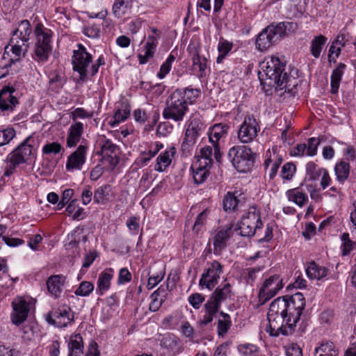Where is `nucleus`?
<instances>
[{"mask_svg": "<svg viewBox=\"0 0 356 356\" xmlns=\"http://www.w3.org/2000/svg\"><path fill=\"white\" fill-rule=\"evenodd\" d=\"M305 308V299L301 293L277 298L270 305L266 331L273 337L292 334Z\"/></svg>", "mask_w": 356, "mask_h": 356, "instance_id": "f257e3e1", "label": "nucleus"}, {"mask_svg": "<svg viewBox=\"0 0 356 356\" xmlns=\"http://www.w3.org/2000/svg\"><path fill=\"white\" fill-rule=\"evenodd\" d=\"M35 145L34 139L29 136L7 156L5 176H10L17 167L35 156Z\"/></svg>", "mask_w": 356, "mask_h": 356, "instance_id": "f03ea898", "label": "nucleus"}, {"mask_svg": "<svg viewBox=\"0 0 356 356\" xmlns=\"http://www.w3.org/2000/svg\"><path fill=\"white\" fill-rule=\"evenodd\" d=\"M32 33L31 25L29 20H22L13 31L10 40L11 51L14 59L19 60L24 57L29 47L30 35ZM13 60V58H12Z\"/></svg>", "mask_w": 356, "mask_h": 356, "instance_id": "7ed1b4c3", "label": "nucleus"}, {"mask_svg": "<svg viewBox=\"0 0 356 356\" xmlns=\"http://www.w3.org/2000/svg\"><path fill=\"white\" fill-rule=\"evenodd\" d=\"M231 296V285L228 283L216 289L209 300L204 304L205 314L200 320V325H206L211 323L218 312L222 301Z\"/></svg>", "mask_w": 356, "mask_h": 356, "instance_id": "20e7f679", "label": "nucleus"}, {"mask_svg": "<svg viewBox=\"0 0 356 356\" xmlns=\"http://www.w3.org/2000/svg\"><path fill=\"white\" fill-rule=\"evenodd\" d=\"M34 34L36 40L33 58L39 63H45L49 59L52 49L51 44L52 32L44 28L41 23H38L35 28Z\"/></svg>", "mask_w": 356, "mask_h": 356, "instance_id": "39448f33", "label": "nucleus"}, {"mask_svg": "<svg viewBox=\"0 0 356 356\" xmlns=\"http://www.w3.org/2000/svg\"><path fill=\"white\" fill-rule=\"evenodd\" d=\"M227 156L238 172H247L253 167L256 154L245 145H235L229 149Z\"/></svg>", "mask_w": 356, "mask_h": 356, "instance_id": "423d86ee", "label": "nucleus"}, {"mask_svg": "<svg viewBox=\"0 0 356 356\" xmlns=\"http://www.w3.org/2000/svg\"><path fill=\"white\" fill-rule=\"evenodd\" d=\"M262 226L260 211L256 207L252 206L242 216L234 230L239 232L238 234L242 236L250 237L254 236L257 230L260 229Z\"/></svg>", "mask_w": 356, "mask_h": 356, "instance_id": "0eeeda50", "label": "nucleus"}, {"mask_svg": "<svg viewBox=\"0 0 356 356\" xmlns=\"http://www.w3.org/2000/svg\"><path fill=\"white\" fill-rule=\"evenodd\" d=\"M188 111V106L181 93L175 92L171 94L166 102V106L163 111V117L165 120H172L175 122H181Z\"/></svg>", "mask_w": 356, "mask_h": 356, "instance_id": "6e6552de", "label": "nucleus"}, {"mask_svg": "<svg viewBox=\"0 0 356 356\" xmlns=\"http://www.w3.org/2000/svg\"><path fill=\"white\" fill-rule=\"evenodd\" d=\"M285 65L279 58L270 56L266 58L261 67L266 76V83L270 87L283 85L281 79L283 77Z\"/></svg>", "mask_w": 356, "mask_h": 356, "instance_id": "1a4fd4ad", "label": "nucleus"}, {"mask_svg": "<svg viewBox=\"0 0 356 356\" xmlns=\"http://www.w3.org/2000/svg\"><path fill=\"white\" fill-rule=\"evenodd\" d=\"M285 33L286 28L284 24H271L259 33L256 40V47L260 51L266 50L280 40Z\"/></svg>", "mask_w": 356, "mask_h": 356, "instance_id": "9d476101", "label": "nucleus"}, {"mask_svg": "<svg viewBox=\"0 0 356 356\" xmlns=\"http://www.w3.org/2000/svg\"><path fill=\"white\" fill-rule=\"evenodd\" d=\"M77 46L78 49L74 50L72 58V68L74 72L79 73V81H83L90 74L88 67L92 63V56L83 44H79Z\"/></svg>", "mask_w": 356, "mask_h": 356, "instance_id": "9b49d317", "label": "nucleus"}, {"mask_svg": "<svg viewBox=\"0 0 356 356\" xmlns=\"http://www.w3.org/2000/svg\"><path fill=\"white\" fill-rule=\"evenodd\" d=\"M187 50L191 56L193 70L198 73L197 76L200 78L205 77L210 70L209 60L204 56L200 54L199 44L191 42Z\"/></svg>", "mask_w": 356, "mask_h": 356, "instance_id": "f8f14e48", "label": "nucleus"}, {"mask_svg": "<svg viewBox=\"0 0 356 356\" xmlns=\"http://www.w3.org/2000/svg\"><path fill=\"white\" fill-rule=\"evenodd\" d=\"M282 282L279 275H273L267 278L259 289V300L264 303L273 298L284 287Z\"/></svg>", "mask_w": 356, "mask_h": 356, "instance_id": "ddd939ff", "label": "nucleus"}, {"mask_svg": "<svg viewBox=\"0 0 356 356\" xmlns=\"http://www.w3.org/2000/svg\"><path fill=\"white\" fill-rule=\"evenodd\" d=\"M259 131L257 120L252 115H247L240 126L237 136L242 143H250L257 136Z\"/></svg>", "mask_w": 356, "mask_h": 356, "instance_id": "4468645a", "label": "nucleus"}, {"mask_svg": "<svg viewBox=\"0 0 356 356\" xmlns=\"http://www.w3.org/2000/svg\"><path fill=\"white\" fill-rule=\"evenodd\" d=\"M74 318L71 308L67 305H60L48 313L47 320L58 327H66Z\"/></svg>", "mask_w": 356, "mask_h": 356, "instance_id": "2eb2a0df", "label": "nucleus"}, {"mask_svg": "<svg viewBox=\"0 0 356 356\" xmlns=\"http://www.w3.org/2000/svg\"><path fill=\"white\" fill-rule=\"evenodd\" d=\"M202 127V123L197 118L187 122L185 135L181 144V148L184 151L189 150L195 145L197 139L200 136Z\"/></svg>", "mask_w": 356, "mask_h": 356, "instance_id": "dca6fc26", "label": "nucleus"}, {"mask_svg": "<svg viewBox=\"0 0 356 356\" xmlns=\"http://www.w3.org/2000/svg\"><path fill=\"white\" fill-rule=\"evenodd\" d=\"M83 349V339L80 334H75L70 337L68 343V356H82ZM85 356H99V352L96 343H91Z\"/></svg>", "mask_w": 356, "mask_h": 356, "instance_id": "f3484780", "label": "nucleus"}, {"mask_svg": "<svg viewBox=\"0 0 356 356\" xmlns=\"http://www.w3.org/2000/svg\"><path fill=\"white\" fill-rule=\"evenodd\" d=\"M234 225L227 224L218 229L212 237L213 244V252L215 254H220L227 247L229 239L233 235Z\"/></svg>", "mask_w": 356, "mask_h": 356, "instance_id": "a211bd4d", "label": "nucleus"}, {"mask_svg": "<svg viewBox=\"0 0 356 356\" xmlns=\"http://www.w3.org/2000/svg\"><path fill=\"white\" fill-rule=\"evenodd\" d=\"M229 126L225 124H216L209 129V139L214 148L215 159L217 161H220L221 159L220 149L219 147V141L221 138H225L228 132Z\"/></svg>", "mask_w": 356, "mask_h": 356, "instance_id": "6ab92c4d", "label": "nucleus"}, {"mask_svg": "<svg viewBox=\"0 0 356 356\" xmlns=\"http://www.w3.org/2000/svg\"><path fill=\"white\" fill-rule=\"evenodd\" d=\"M13 312L10 314L11 321L16 325L24 323L28 316L30 308L29 302L22 297H17L12 302Z\"/></svg>", "mask_w": 356, "mask_h": 356, "instance_id": "aec40b11", "label": "nucleus"}, {"mask_svg": "<svg viewBox=\"0 0 356 356\" xmlns=\"http://www.w3.org/2000/svg\"><path fill=\"white\" fill-rule=\"evenodd\" d=\"M222 272L221 264L217 261H213L211 263L207 271L202 275L200 285L211 289L218 283Z\"/></svg>", "mask_w": 356, "mask_h": 356, "instance_id": "412c9836", "label": "nucleus"}, {"mask_svg": "<svg viewBox=\"0 0 356 356\" xmlns=\"http://www.w3.org/2000/svg\"><path fill=\"white\" fill-rule=\"evenodd\" d=\"M88 147L86 145H80L68 157L66 162V170L69 172L81 170L86 161V154Z\"/></svg>", "mask_w": 356, "mask_h": 356, "instance_id": "4be33fe9", "label": "nucleus"}, {"mask_svg": "<svg viewBox=\"0 0 356 356\" xmlns=\"http://www.w3.org/2000/svg\"><path fill=\"white\" fill-rule=\"evenodd\" d=\"M16 92L13 86H6L0 90V110L10 113L19 104L17 98L14 95Z\"/></svg>", "mask_w": 356, "mask_h": 356, "instance_id": "5701e85b", "label": "nucleus"}, {"mask_svg": "<svg viewBox=\"0 0 356 356\" xmlns=\"http://www.w3.org/2000/svg\"><path fill=\"white\" fill-rule=\"evenodd\" d=\"M282 162V158L277 154L275 149L273 148L272 152L270 150L266 152L264 166L265 173L268 175L270 180H273L277 175Z\"/></svg>", "mask_w": 356, "mask_h": 356, "instance_id": "b1692460", "label": "nucleus"}, {"mask_svg": "<svg viewBox=\"0 0 356 356\" xmlns=\"http://www.w3.org/2000/svg\"><path fill=\"white\" fill-rule=\"evenodd\" d=\"M66 283V277L63 275H54L47 280V286L49 293L55 298L60 296L63 287Z\"/></svg>", "mask_w": 356, "mask_h": 356, "instance_id": "393cba45", "label": "nucleus"}, {"mask_svg": "<svg viewBox=\"0 0 356 356\" xmlns=\"http://www.w3.org/2000/svg\"><path fill=\"white\" fill-rule=\"evenodd\" d=\"M158 45V38L154 35H149L142 52L138 55L139 63L144 65L149 60L153 58Z\"/></svg>", "mask_w": 356, "mask_h": 356, "instance_id": "a878e982", "label": "nucleus"}, {"mask_svg": "<svg viewBox=\"0 0 356 356\" xmlns=\"http://www.w3.org/2000/svg\"><path fill=\"white\" fill-rule=\"evenodd\" d=\"M113 197L114 193L109 184L100 186L94 191L93 200L97 204L105 205Z\"/></svg>", "mask_w": 356, "mask_h": 356, "instance_id": "bb28decb", "label": "nucleus"}, {"mask_svg": "<svg viewBox=\"0 0 356 356\" xmlns=\"http://www.w3.org/2000/svg\"><path fill=\"white\" fill-rule=\"evenodd\" d=\"M83 133V124L80 122H76L72 124L68 130L66 140L67 147H75L81 140V137Z\"/></svg>", "mask_w": 356, "mask_h": 356, "instance_id": "cd10ccee", "label": "nucleus"}, {"mask_svg": "<svg viewBox=\"0 0 356 356\" xmlns=\"http://www.w3.org/2000/svg\"><path fill=\"white\" fill-rule=\"evenodd\" d=\"M175 152L176 149L174 147L166 149L157 157L154 170L160 172H163L170 165Z\"/></svg>", "mask_w": 356, "mask_h": 356, "instance_id": "c85d7f7f", "label": "nucleus"}, {"mask_svg": "<svg viewBox=\"0 0 356 356\" xmlns=\"http://www.w3.org/2000/svg\"><path fill=\"white\" fill-rule=\"evenodd\" d=\"M113 274L114 270L112 268H108L99 275L97 287V293L99 295L102 296L109 289Z\"/></svg>", "mask_w": 356, "mask_h": 356, "instance_id": "c756f323", "label": "nucleus"}, {"mask_svg": "<svg viewBox=\"0 0 356 356\" xmlns=\"http://www.w3.org/2000/svg\"><path fill=\"white\" fill-rule=\"evenodd\" d=\"M213 156H215L213 146L206 145L200 149L195 163L201 166L211 168L213 163Z\"/></svg>", "mask_w": 356, "mask_h": 356, "instance_id": "7c9ffc66", "label": "nucleus"}, {"mask_svg": "<svg viewBox=\"0 0 356 356\" xmlns=\"http://www.w3.org/2000/svg\"><path fill=\"white\" fill-rule=\"evenodd\" d=\"M286 194L289 201L294 202L300 207H302L309 200L307 194L302 192L299 188L288 190Z\"/></svg>", "mask_w": 356, "mask_h": 356, "instance_id": "2f4dec72", "label": "nucleus"}, {"mask_svg": "<svg viewBox=\"0 0 356 356\" xmlns=\"http://www.w3.org/2000/svg\"><path fill=\"white\" fill-rule=\"evenodd\" d=\"M281 81H283V85L275 86V87L278 88L280 90H284V92L290 93L293 96L297 93L296 87L298 82L297 79L289 76L287 73H284Z\"/></svg>", "mask_w": 356, "mask_h": 356, "instance_id": "473e14b6", "label": "nucleus"}, {"mask_svg": "<svg viewBox=\"0 0 356 356\" xmlns=\"http://www.w3.org/2000/svg\"><path fill=\"white\" fill-rule=\"evenodd\" d=\"M306 273L309 278L320 280L327 275V269L318 265L315 262H311L306 268Z\"/></svg>", "mask_w": 356, "mask_h": 356, "instance_id": "72a5a7b5", "label": "nucleus"}, {"mask_svg": "<svg viewBox=\"0 0 356 356\" xmlns=\"http://www.w3.org/2000/svg\"><path fill=\"white\" fill-rule=\"evenodd\" d=\"M346 67V66L345 64L340 63L332 71L331 74V92L334 94L338 91Z\"/></svg>", "mask_w": 356, "mask_h": 356, "instance_id": "f704fd0d", "label": "nucleus"}, {"mask_svg": "<svg viewBox=\"0 0 356 356\" xmlns=\"http://www.w3.org/2000/svg\"><path fill=\"white\" fill-rule=\"evenodd\" d=\"M209 167L200 165L199 163H195L191 166L193 170V178L196 184L203 183L209 175Z\"/></svg>", "mask_w": 356, "mask_h": 356, "instance_id": "c9c22d12", "label": "nucleus"}, {"mask_svg": "<svg viewBox=\"0 0 356 356\" xmlns=\"http://www.w3.org/2000/svg\"><path fill=\"white\" fill-rule=\"evenodd\" d=\"M316 356H337L338 351L332 341H325L315 348Z\"/></svg>", "mask_w": 356, "mask_h": 356, "instance_id": "e433bc0d", "label": "nucleus"}, {"mask_svg": "<svg viewBox=\"0 0 356 356\" xmlns=\"http://www.w3.org/2000/svg\"><path fill=\"white\" fill-rule=\"evenodd\" d=\"M326 42L327 38L322 35L315 36L312 40L310 51L314 58H317L320 56L322 49Z\"/></svg>", "mask_w": 356, "mask_h": 356, "instance_id": "4c0bfd02", "label": "nucleus"}, {"mask_svg": "<svg viewBox=\"0 0 356 356\" xmlns=\"http://www.w3.org/2000/svg\"><path fill=\"white\" fill-rule=\"evenodd\" d=\"M334 171L337 181L343 184L348 177L350 165L345 161H340L335 165Z\"/></svg>", "mask_w": 356, "mask_h": 356, "instance_id": "58836bf2", "label": "nucleus"}, {"mask_svg": "<svg viewBox=\"0 0 356 356\" xmlns=\"http://www.w3.org/2000/svg\"><path fill=\"white\" fill-rule=\"evenodd\" d=\"M233 47V43L227 40L220 39L218 45V50L219 55L217 57L216 62L220 63L232 50Z\"/></svg>", "mask_w": 356, "mask_h": 356, "instance_id": "ea45409f", "label": "nucleus"}, {"mask_svg": "<svg viewBox=\"0 0 356 356\" xmlns=\"http://www.w3.org/2000/svg\"><path fill=\"white\" fill-rule=\"evenodd\" d=\"M165 292V289L161 286L151 295L152 302H150L149 307V309L151 312H156L161 307L163 302H164V299L162 298L159 299L158 297L163 295V293Z\"/></svg>", "mask_w": 356, "mask_h": 356, "instance_id": "a19ab883", "label": "nucleus"}, {"mask_svg": "<svg viewBox=\"0 0 356 356\" xmlns=\"http://www.w3.org/2000/svg\"><path fill=\"white\" fill-rule=\"evenodd\" d=\"M175 92L181 93L184 99L186 100V103L188 106L193 104V102L200 95V90L197 89L186 88L185 89H177L175 90Z\"/></svg>", "mask_w": 356, "mask_h": 356, "instance_id": "79ce46f5", "label": "nucleus"}, {"mask_svg": "<svg viewBox=\"0 0 356 356\" xmlns=\"http://www.w3.org/2000/svg\"><path fill=\"white\" fill-rule=\"evenodd\" d=\"M221 318L218 322V333L219 335H224L228 331L231 325L230 316L227 314L221 312L220 313Z\"/></svg>", "mask_w": 356, "mask_h": 356, "instance_id": "37998d69", "label": "nucleus"}, {"mask_svg": "<svg viewBox=\"0 0 356 356\" xmlns=\"http://www.w3.org/2000/svg\"><path fill=\"white\" fill-rule=\"evenodd\" d=\"M15 136L16 131L11 127L0 129V147L9 144Z\"/></svg>", "mask_w": 356, "mask_h": 356, "instance_id": "c03bdc74", "label": "nucleus"}, {"mask_svg": "<svg viewBox=\"0 0 356 356\" xmlns=\"http://www.w3.org/2000/svg\"><path fill=\"white\" fill-rule=\"evenodd\" d=\"M130 110L127 107L119 108L113 115V120L110 121L111 127H115L120 122L124 121L129 115Z\"/></svg>", "mask_w": 356, "mask_h": 356, "instance_id": "a18cd8bd", "label": "nucleus"}, {"mask_svg": "<svg viewBox=\"0 0 356 356\" xmlns=\"http://www.w3.org/2000/svg\"><path fill=\"white\" fill-rule=\"evenodd\" d=\"M94 284L88 281H83L79 287L75 290L74 294L78 296H88L94 290Z\"/></svg>", "mask_w": 356, "mask_h": 356, "instance_id": "49530a36", "label": "nucleus"}, {"mask_svg": "<svg viewBox=\"0 0 356 356\" xmlns=\"http://www.w3.org/2000/svg\"><path fill=\"white\" fill-rule=\"evenodd\" d=\"M239 200L237 197L231 193H228L224 197L223 200V207L225 211H234L238 204Z\"/></svg>", "mask_w": 356, "mask_h": 356, "instance_id": "de8ad7c7", "label": "nucleus"}, {"mask_svg": "<svg viewBox=\"0 0 356 356\" xmlns=\"http://www.w3.org/2000/svg\"><path fill=\"white\" fill-rule=\"evenodd\" d=\"M175 57L172 54H170L167 58L166 60L161 65L159 72L157 73V76L162 79H163L166 74H168L171 68L172 64L175 61Z\"/></svg>", "mask_w": 356, "mask_h": 356, "instance_id": "09e8293b", "label": "nucleus"}, {"mask_svg": "<svg viewBox=\"0 0 356 356\" xmlns=\"http://www.w3.org/2000/svg\"><path fill=\"white\" fill-rule=\"evenodd\" d=\"M296 170V165L292 163H285L281 170L280 177L284 180H291Z\"/></svg>", "mask_w": 356, "mask_h": 356, "instance_id": "8fccbe9b", "label": "nucleus"}, {"mask_svg": "<svg viewBox=\"0 0 356 356\" xmlns=\"http://www.w3.org/2000/svg\"><path fill=\"white\" fill-rule=\"evenodd\" d=\"M321 170H325V168H318L314 162H309L306 165L307 175L312 180H317L320 178Z\"/></svg>", "mask_w": 356, "mask_h": 356, "instance_id": "3c124183", "label": "nucleus"}, {"mask_svg": "<svg viewBox=\"0 0 356 356\" xmlns=\"http://www.w3.org/2000/svg\"><path fill=\"white\" fill-rule=\"evenodd\" d=\"M341 249L343 255H347L356 248V243L350 240L349 234L348 233H343L341 236Z\"/></svg>", "mask_w": 356, "mask_h": 356, "instance_id": "603ef678", "label": "nucleus"}, {"mask_svg": "<svg viewBox=\"0 0 356 356\" xmlns=\"http://www.w3.org/2000/svg\"><path fill=\"white\" fill-rule=\"evenodd\" d=\"M321 143V140L315 137H312L308 139L307 145L306 156H314L317 154L318 147Z\"/></svg>", "mask_w": 356, "mask_h": 356, "instance_id": "864d4df0", "label": "nucleus"}, {"mask_svg": "<svg viewBox=\"0 0 356 356\" xmlns=\"http://www.w3.org/2000/svg\"><path fill=\"white\" fill-rule=\"evenodd\" d=\"M62 149V146L57 142L48 143L42 147V153L46 155L58 154Z\"/></svg>", "mask_w": 356, "mask_h": 356, "instance_id": "5fc2aeb1", "label": "nucleus"}, {"mask_svg": "<svg viewBox=\"0 0 356 356\" xmlns=\"http://www.w3.org/2000/svg\"><path fill=\"white\" fill-rule=\"evenodd\" d=\"M209 211L205 209L202 211L196 218L195 224L193 225V231L198 233L201 231L202 227L205 224Z\"/></svg>", "mask_w": 356, "mask_h": 356, "instance_id": "6e6d98bb", "label": "nucleus"}, {"mask_svg": "<svg viewBox=\"0 0 356 356\" xmlns=\"http://www.w3.org/2000/svg\"><path fill=\"white\" fill-rule=\"evenodd\" d=\"M131 2V0H115L112 8L115 16L120 17L121 15L120 10L127 8Z\"/></svg>", "mask_w": 356, "mask_h": 356, "instance_id": "4d7b16f0", "label": "nucleus"}, {"mask_svg": "<svg viewBox=\"0 0 356 356\" xmlns=\"http://www.w3.org/2000/svg\"><path fill=\"white\" fill-rule=\"evenodd\" d=\"M163 147V145L162 143H161L159 142H156L154 144V146L153 147H152L147 152H143V154L144 156L143 158V163H146L152 158L155 156L156 154L159 152V150L161 149Z\"/></svg>", "mask_w": 356, "mask_h": 356, "instance_id": "13d9d810", "label": "nucleus"}, {"mask_svg": "<svg viewBox=\"0 0 356 356\" xmlns=\"http://www.w3.org/2000/svg\"><path fill=\"white\" fill-rule=\"evenodd\" d=\"M49 83L50 87H51L52 89L58 90L63 87L64 84V80L60 74L54 73L52 74L49 77Z\"/></svg>", "mask_w": 356, "mask_h": 356, "instance_id": "bf43d9fd", "label": "nucleus"}, {"mask_svg": "<svg viewBox=\"0 0 356 356\" xmlns=\"http://www.w3.org/2000/svg\"><path fill=\"white\" fill-rule=\"evenodd\" d=\"M238 351L244 356H251L257 351V347L250 343L243 344L238 346Z\"/></svg>", "mask_w": 356, "mask_h": 356, "instance_id": "052dcab7", "label": "nucleus"}, {"mask_svg": "<svg viewBox=\"0 0 356 356\" xmlns=\"http://www.w3.org/2000/svg\"><path fill=\"white\" fill-rule=\"evenodd\" d=\"M164 276V272H160L156 275L149 276L147 284V288L149 290L152 289L155 286H156L160 282H161L163 280Z\"/></svg>", "mask_w": 356, "mask_h": 356, "instance_id": "680f3d73", "label": "nucleus"}, {"mask_svg": "<svg viewBox=\"0 0 356 356\" xmlns=\"http://www.w3.org/2000/svg\"><path fill=\"white\" fill-rule=\"evenodd\" d=\"M204 300V296L200 293H193L188 297L189 303L195 309H199Z\"/></svg>", "mask_w": 356, "mask_h": 356, "instance_id": "e2e57ef3", "label": "nucleus"}, {"mask_svg": "<svg viewBox=\"0 0 356 356\" xmlns=\"http://www.w3.org/2000/svg\"><path fill=\"white\" fill-rule=\"evenodd\" d=\"M117 146L109 140H105L102 145V152L105 156H110L115 152Z\"/></svg>", "mask_w": 356, "mask_h": 356, "instance_id": "0e129e2a", "label": "nucleus"}, {"mask_svg": "<svg viewBox=\"0 0 356 356\" xmlns=\"http://www.w3.org/2000/svg\"><path fill=\"white\" fill-rule=\"evenodd\" d=\"M126 225L132 234L136 235L138 234L139 228V222L138 219L136 217H130L127 220Z\"/></svg>", "mask_w": 356, "mask_h": 356, "instance_id": "69168bd1", "label": "nucleus"}, {"mask_svg": "<svg viewBox=\"0 0 356 356\" xmlns=\"http://www.w3.org/2000/svg\"><path fill=\"white\" fill-rule=\"evenodd\" d=\"M131 280V274L126 268H121L119 272L118 283L123 284L130 282Z\"/></svg>", "mask_w": 356, "mask_h": 356, "instance_id": "338daca9", "label": "nucleus"}, {"mask_svg": "<svg viewBox=\"0 0 356 356\" xmlns=\"http://www.w3.org/2000/svg\"><path fill=\"white\" fill-rule=\"evenodd\" d=\"M85 35L88 38H95L99 35V28L95 25H89L83 31Z\"/></svg>", "mask_w": 356, "mask_h": 356, "instance_id": "774afa93", "label": "nucleus"}]
</instances>
